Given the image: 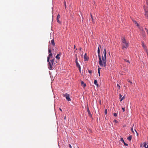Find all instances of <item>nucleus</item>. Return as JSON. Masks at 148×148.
Segmentation results:
<instances>
[{"label": "nucleus", "instance_id": "34", "mask_svg": "<svg viewBox=\"0 0 148 148\" xmlns=\"http://www.w3.org/2000/svg\"><path fill=\"white\" fill-rule=\"evenodd\" d=\"M145 29L146 30L147 32V34H148V30L146 28H145Z\"/></svg>", "mask_w": 148, "mask_h": 148}, {"label": "nucleus", "instance_id": "20", "mask_svg": "<svg viewBox=\"0 0 148 148\" xmlns=\"http://www.w3.org/2000/svg\"><path fill=\"white\" fill-rule=\"evenodd\" d=\"M60 17V15L59 14H58L57 16V19H59Z\"/></svg>", "mask_w": 148, "mask_h": 148}, {"label": "nucleus", "instance_id": "22", "mask_svg": "<svg viewBox=\"0 0 148 148\" xmlns=\"http://www.w3.org/2000/svg\"><path fill=\"white\" fill-rule=\"evenodd\" d=\"M143 145H143L144 147H145V148H146V147H147V146H146L147 144H146V143H145V142H144V143H143Z\"/></svg>", "mask_w": 148, "mask_h": 148}, {"label": "nucleus", "instance_id": "12", "mask_svg": "<svg viewBox=\"0 0 148 148\" xmlns=\"http://www.w3.org/2000/svg\"><path fill=\"white\" fill-rule=\"evenodd\" d=\"M60 55V53H59V54H58L57 56H56V58L57 59H60V57H59Z\"/></svg>", "mask_w": 148, "mask_h": 148}, {"label": "nucleus", "instance_id": "43", "mask_svg": "<svg viewBox=\"0 0 148 148\" xmlns=\"http://www.w3.org/2000/svg\"><path fill=\"white\" fill-rule=\"evenodd\" d=\"M59 110L61 111H62V110L60 108H59Z\"/></svg>", "mask_w": 148, "mask_h": 148}, {"label": "nucleus", "instance_id": "16", "mask_svg": "<svg viewBox=\"0 0 148 148\" xmlns=\"http://www.w3.org/2000/svg\"><path fill=\"white\" fill-rule=\"evenodd\" d=\"M145 15L147 18L148 19V12H146L145 13Z\"/></svg>", "mask_w": 148, "mask_h": 148}, {"label": "nucleus", "instance_id": "10", "mask_svg": "<svg viewBox=\"0 0 148 148\" xmlns=\"http://www.w3.org/2000/svg\"><path fill=\"white\" fill-rule=\"evenodd\" d=\"M75 63H76V65L77 67L80 66V65L79 64L78 61H77V58H76V60H75Z\"/></svg>", "mask_w": 148, "mask_h": 148}, {"label": "nucleus", "instance_id": "45", "mask_svg": "<svg viewBox=\"0 0 148 148\" xmlns=\"http://www.w3.org/2000/svg\"><path fill=\"white\" fill-rule=\"evenodd\" d=\"M75 45L74 47V49H75Z\"/></svg>", "mask_w": 148, "mask_h": 148}, {"label": "nucleus", "instance_id": "28", "mask_svg": "<svg viewBox=\"0 0 148 148\" xmlns=\"http://www.w3.org/2000/svg\"><path fill=\"white\" fill-rule=\"evenodd\" d=\"M114 116H116L117 115V114L116 113H114L113 114Z\"/></svg>", "mask_w": 148, "mask_h": 148}, {"label": "nucleus", "instance_id": "30", "mask_svg": "<svg viewBox=\"0 0 148 148\" xmlns=\"http://www.w3.org/2000/svg\"><path fill=\"white\" fill-rule=\"evenodd\" d=\"M124 143V145L125 146H127L128 145L127 144V143H125V142H124V143Z\"/></svg>", "mask_w": 148, "mask_h": 148}, {"label": "nucleus", "instance_id": "25", "mask_svg": "<svg viewBox=\"0 0 148 148\" xmlns=\"http://www.w3.org/2000/svg\"><path fill=\"white\" fill-rule=\"evenodd\" d=\"M64 7H65V9H66V1H64Z\"/></svg>", "mask_w": 148, "mask_h": 148}, {"label": "nucleus", "instance_id": "9", "mask_svg": "<svg viewBox=\"0 0 148 148\" xmlns=\"http://www.w3.org/2000/svg\"><path fill=\"white\" fill-rule=\"evenodd\" d=\"M51 43L52 45V46L55 47V44L54 42V39H53L51 41Z\"/></svg>", "mask_w": 148, "mask_h": 148}, {"label": "nucleus", "instance_id": "18", "mask_svg": "<svg viewBox=\"0 0 148 148\" xmlns=\"http://www.w3.org/2000/svg\"><path fill=\"white\" fill-rule=\"evenodd\" d=\"M51 50L50 47H49L48 48V52L49 53H51Z\"/></svg>", "mask_w": 148, "mask_h": 148}, {"label": "nucleus", "instance_id": "46", "mask_svg": "<svg viewBox=\"0 0 148 148\" xmlns=\"http://www.w3.org/2000/svg\"><path fill=\"white\" fill-rule=\"evenodd\" d=\"M146 148H148V145H147Z\"/></svg>", "mask_w": 148, "mask_h": 148}, {"label": "nucleus", "instance_id": "32", "mask_svg": "<svg viewBox=\"0 0 148 148\" xmlns=\"http://www.w3.org/2000/svg\"><path fill=\"white\" fill-rule=\"evenodd\" d=\"M134 22H135V23L136 24H137V26H138V23H137V22L136 21H134Z\"/></svg>", "mask_w": 148, "mask_h": 148}, {"label": "nucleus", "instance_id": "42", "mask_svg": "<svg viewBox=\"0 0 148 148\" xmlns=\"http://www.w3.org/2000/svg\"><path fill=\"white\" fill-rule=\"evenodd\" d=\"M82 50V48L81 47H80V48H79V50L80 51H81Z\"/></svg>", "mask_w": 148, "mask_h": 148}, {"label": "nucleus", "instance_id": "14", "mask_svg": "<svg viewBox=\"0 0 148 148\" xmlns=\"http://www.w3.org/2000/svg\"><path fill=\"white\" fill-rule=\"evenodd\" d=\"M132 136H130L128 137L127 138V139L129 140V141H131V139H132Z\"/></svg>", "mask_w": 148, "mask_h": 148}, {"label": "nucleus", "instance_id": "23", "mask_svg": "<svg viewBox=\"0 0 148 148\" xmlns=\"http://www.w3.org/2000/svg\"><path fill=\"white\" fill-rule=\"evenodd\" d=\"M117 87L119 89V90L120 88V86L118 84H117Z\"/></svg>", "mask_w": 148, "mask_h": 148}, {"label": "nucleus", "instance_id": "38", "mask_svg": "<svg viewBox=\"0 0 148 148\" xmlns=\"http://www.w3.org/2000/svg\"><path fill=\"white\" fill-rule=\"evenodd\" d=\"M114 122L115 123H117L118 122V121L116 120H114Z\"/></svg>", "mask_w": 148, "mask_h": 148}, {"label": "nucleus", "instance_id": "17", "mask_svg": "<svg viewBox=\"0 0 148 148\" xmlns=\"http://www.w3.org/2000/svg\"><path fill=\"white\" fill-rule=\"evenodd\" d=\"M90 16H91V18H92V22L93 23H95V22L94 21L93 18L92 17V15L91 14H90Z\"/></svg>", "mask_w": 148, "mask_h": 148}, {"label": "nucleus", "instance_id": "41", "mask_svg": "<svg viewBox=\"0 0 148 148\" xmlns=\"http://www.w3.org/2000/svg\"><path fill=\"white\" fill-rule=\"evenodd\" d=\"M129 82H130L131 84H132V82L130 80L129 81Z\"/></svg>", "mask_w": 148, "mask_h": 148}, {"label": "nucleus", "instance_id": "6", "mask_svg": "<svg viewBox=\"0 0 148 148\" xmlns=\"http://www.w3.org/2000/svg\"><path fill=\"white\" fill-rule=\"evenodd\" d=\"M84 60L85 61H88V58L87 57V54L85 53L84 56Z\"/></svg>", "mask_w": 148, "mask_h": 148}, {"label": "nucleus", "instance_id": "39", "mask_svg": "<svg viewBox=\"0 0 148 148\" xmlns=\"http://www.w3.org/2000/svg\"><path fill=\"white\" fill-rule=\"evenodd\" d=\"M54 47H52V50H53V51H54Z\"/></svg>", "mask_w": 148, "mask_h": 148}, {"label": "nucleus", "instance_id": "2", "mask_svg": "<svg viewBox=\"0 0 148 148\" xmlns=\"http://www.w3.org/2000/svg\"><path fill=\"white\" fill-rule=\"evenodd\" d=\"M121 44L123 49L124 48L126 49L129 47L128 42H126L124 38H122L121 39Z\"/></svg>", "mask_w": 148, "mask_h": 148}, {"label": "nucleus", "instance_id": "36", "mask_svg": "<svg viewBox=\"0 0 148 148\" xmlns=\"http://www.w3.org/2000/svg\"><path fill=\"white\" fill-rule=\"evenodd\" d=\"M119 98L120 99H121L122 98V95L121 94L119 95Z\"/></svg>", "mask_w": 148, "mask_h": 148}, {"label": "nucleus", "instance_id": "49", "mask_svg": "<svg viewBox=\"0 0 148 148\" xmlns=\"http://www.w3.org/2000/svg\"><path fill=\"white\" fill-rule=\"evenodd\" d=\"M99 46H100V47L101 48V45H99Z\"/></svg>", "mask_w": 148, "mask_h": 148}, {"label": "nucleus", "instance_id": "47", "mask_svg": "<svg viewBox=\"0 0 148 148\" xmlns=\"http://www.w3.org/2000/svg\"><path fill=\"white\" fill-rule=\"evenodd\" d=\"M146 52H148V51H147V49H146Z\"/></svg>", "mask_w": 148, "mask_h": 148}, {"label": "nucleus", "instance_id": "21", "mask_svg": "<svg viewBox=\"0 0 148 148\" xmlns=\"http://www.w3.org/2000/svg\"><path fill=\"white\" fill-rule=\"evenodd\" d=\"M120 140L123 143H124V142H125L124 141V140L123 138H121V139H120Z\"/></svg>", "mask_w": 148, "mask_h": 148}, {"label": "nucleus", "instance_id": "40", "mask_svg": "<svg viewBox=\"0 0 148 148\" xmlns=\"http://www.w3.org/2000/svg\"><path fill=\"white\" fill-rule=\"evenodd\" d=\"M134 130L136 132V133H137V135H138V133H137V131H136V129H135Z\"/></svg>", "mask_w": 148, "mask_h": 148}, {"label": "nucleus", "instance_id": "1", "mask_svg": "<svg viewBox=\"0 0 148 148\" xmlns=\"http://www.w3.org/2000/svg\"><path fill=\"white\" fill-rule=\"evenodd\" d=\"M103 53H104V57L103 56H102L103 62L101 59V57L100 58H99V64L101 66L106 67V52L105 48H104V51Z\"/></svg>", "mask_w": 148, "mask_h": 148}, {"label": "nucleus", "instance_id": "8", "mask_svg": "<svg viewBox=\"0 0 148 148\" xmlns=\"http://www.w3.org/2000/svg\"><path fill=\"white\" fill-rule=\"evenodd\" d=\"M97 53H98V56L99 58H101V56L100 55V50L99 48V47H98V48Z\"/></svg>", "mask_w": 148, "mask_h": 148}, {"label": "nucleus", "instance_id": "44", "mask_svg": "<svg viewBox=\"0 0 148 148\" xmlns=\"http://www.w3.org/2000/svg\"><path fill=\"white\" fill-rule=\"evenodd\" d=\"M66 119V116H65V117L64 118V119Z\"/></svg>", "mask_w": 148, "mask_h": 148}, {"label": "nucleus", "instance_id": "33", "mask_svg": "<svg viewBox=\"0 0 148 148\" xmlns=\"http://www.w3.org/2000/svg\"><path fill=\"white\" fill-rule=\"evenodd\" d=\"M107 110L106 109L105 110V114H107Z\"/></svg>", "mask_w": 148, "mask_h": 148}, {"label": "nucleus", "instance_id": "27", "mask_svg": "<svg viewBox=\"0 0 148 148\" xmlns=\"http://www.w3.org/2000/svg\"><path fill=\"white\" fill-rule=\"evenodd\" d=\"M88 72L90 74H91L92 73V71L91 70H88Z\"/></svg>", "mask_w": 148, "mask_h": 148}, {"label": "nucleus", "instance_id": "26", "mask_svg": "<svg viewBox=\"0 0 148 148\" xmlns=\"http://www.w3.org/2000/svg\"><path fill=\"white\" fill-rule=\"evenodd\" d=\"M57 22L59 24H60L61 23V22L59 20V19H57Z\"/></svg>", "mask_w": 148, "mask_h": 148}, {"label": "nucleus", "instance_id": "11", "mask_svg": "<svg viewBox=\"0 0 148 148\" xmlns=\"http://www.w3.org/2000/svg\"><path fill=\"white\" fill-rule=\"evenodd\" d=\"M81 83L82 86L83 87H85L86 86V84L83 81H81Z\"/></svg>", "mask_w": 148, "mask_h": 148}, {"label": "nucleus", "instance_id": "13", "mask_svg": "<svg viewBox=\"0 0 148 148\" xmlns=\"http://www.w3.org/2000/svg\"><path fill=\"white\" fill-rule=\"evenodd\" d=\"M94 83L95 85L97 86V87L98 86V84H97V81L96 80H95L94 81Z\"/></svg>", "mask_w": 148, "mask_h": 148}, {"label": "nucleus", "instance_id": "3", "mask_svg": "<svg viewBox=\"0 0 148 148\" xmlns=\"http://www.w3.org/2000/svg\"><path fill=\"white\" fill-rule=\"evenodd\" d=\"M55 60V58H53L50 61L49 60V62H48V66L49 70H51L53 69L52 66H53L55 64L54 61Z\"/></svg>", "mask_w": 148, "mask_h": 148}, {"label": "nucleus", "instance_id": "48", "mask_svg": "<svg viewBox=\"0 0 148 148\" xmlns=\"http://www.w3.org/2000/svg\"><path fill=\"white\" fill-rule=\"evenodd\" d=\"M55 50H56V49H57V48L56 49V47H55Z\"/></svg>", "mask_w": 148, "mask_h": 148}, {"label": "nucleus", "instance_id": "7", "mask_svg": "<svg viewBox=\"0 0 148 148\" xmlns=\"http://www.w3.org/2000/svg\"><path fill=\"white\" fill-rule=\"evenodd\" d=\"M52 53H50V54L47 57V62H49V59H50V57H51L52 56Z\"/></svg>", "mask_w": 148, "mask_h": 148}, {"label": "nucleus", "instance_id": "5", "mask_svg": "<svg viewBox=\"0 0 148 148\" xmlns=\"http://www.w3.org/2000/svg\"><path fill=\"white\" fill-rule=\"evenodd\" d=\"M87 112H88V114L89 116L90 117H92V114H91L90 111V110H89L88 104L87 105Z\"/></svg>", "mask_w": 148, "mask_h": 148}, {"label": "nucleus", "instance_id": "35", "mask_svg": "<svg viewBox=\"0 0 148 148\" xmlns=\"http://www.w3.org/2000/svg\"><path fill=\"white\" fill-rule=\"evenodd\" d=\"M131 131L132 132L134 133V132L133 130V127H132L131 129Z\"/></svg>", "mask_w": 148, "mask_h": 148}, {"label": "nucleus", "instance_id": "31", "mask_svg": "<svg viewBox=\"0 0 148 148\" xmlns=\"http://www.w3.org/2000/svg\"><path fill=\"white\" fill-rule=\"evenodd\" d=\"M77 67L79 69V72H81V67L80 66L78 67Z\"/></svg>", "mask_w": 148, "mask_h": 148}, {"label": "nucleus", "instance_id": "29", "mask_svg": "<svg viewBox=\"0 0 148 148\" xmlns=\"http://www.w3.org/2000/svg\"><path fill=\"white\" fill-rule=\"evenodd\" d=\"M122 109L123 111L124 112L125 111V108H122Z\"/></svg>", "mask_w": 148, "mask_h": 148}, {"label": "nucleus", "instance_id": "37", "mask_svg": "<svg viewBox=\"0 0 148 148\" xmlns=\"http://www.w3.org/2000/svg\"><path fill=\"white\" fill-rule=\"evenodd\" d=\"M125 60L127 62H129V63H130V62L128 60H126V59H125Z\"/></svg>", "mask_w": 148, "mask_h": 148}, {"label": "nucleus", "instance_id": "24", "mask_svg": "<svg viewBox=\"0 0 148 148\" xmlns=\"http://www.w3.org/2000/svg\"><path fill=\"white\" fill-rule=\"evenodd\" d=\"M125 98V96H124L123 97H122L121 99L120 100V101H121L122 100L124 99Z\"/></svg>", "mask_w": 148, "mask_h": 148}, {"label": "nucleus", "instance_id": "4", "mask_svg": "<svg viewBox=\"0 0 148 148\" xmlns=\"http://www.w3.org/2000/svg\"><path fill=\"white\" fill-rule=\"evenodd\" d=\"M63 96L65 97L66 99L69 101H71V99L70 98V95L69 94L66 93L65 94H63Z\"/></svg>", "mask_w": 148, "mask_h": 148}, {"label": "nucleus", "instance_id": "15", "mask_svg": "<svg viewBox=\"0 0 148 148\" xmlns=\"http://www.w3.org/2000/svg\"><path fill=\"white\" fill-rule=\"evenodd\" d=\"M101 69V68H98V73L99 74V76H100V70Z\"/></svg>", "mask_w": 148, "mask_h": 148}, {"label": "nucleus", "instance_id": "19", "mask_svg": "<svg viewBox=\"0 0 148 148\" xmlns=\"http://www.w3.org/2000/svg\"><path fill=\"white\" fill-rule=\"evenodd\" d=\"M142 46L145 49L146 48L145 46L144 45V43L143 42H142Z\"/></svg>", "mask_w": 148, "mask_h": 148}]
</instances>
